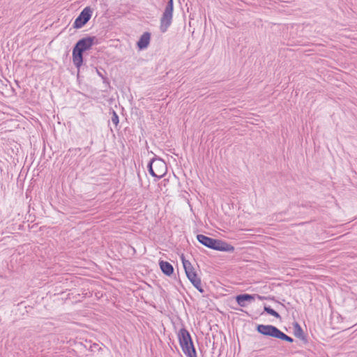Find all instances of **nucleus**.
<instances>
[{"instance_id": "f257e3e1", "label": "nucleus", "mask_w": 357, "mask_h": 357, "mask_svg": "<svg viewBox=\"0 0 357 357\" xmlns=\"http://www.w3.org/2000/svg\"><path fill=\"white\" fill-rule=\"evenodd\" d=\"M95 39L94 36L85 37L79 40L75 45L73 49V62L78 70L83 64V53L91 48Z\"/></svg>"}, {"instance_id": "f03ea898", "label": "nucleus", "mask_w": 357, "mask_h": 357, "mask_svg": "<svg viewBox=\"0 0 357 357\" xmlns=\"http://www.w3.org/2000/svg\"><path fill=\"white\" fill-rule=\"evenodd\" d=\"M197 241L204 246L218 251L233 252L234 247L219 239H215L204 234L197 235Z\"/></svg>"}, {"instance_id": "7ed1b4c3", "label": "nucleus", "mask_w": 357, "mask_h": 357, "mask_svg": "<svg viewBox=\"0 0 357 357\" xmlns=\"http://www.w3.org/2000/svg\"><path fill=\"white\" fill-rule=\"evenodd\" d=\"M178 338L183 352L187 357H197V352L190 333L185 328L179 330Z\"/></svg>"}, {"instance_id": "20e7f679", "label": "nucleus", "mask_w": 357, "mask_h": 357, "mask_svg": "<svg viewBox=\"0 0 357 357\" xmlns=\"http://www.w3.org/2000/svg\"><path fill=\"white\" fill-rule=\"evenodd\" d=\"M258 333L266 336H271L289 342H293L294 340L290 336L286 335L276 326L273 325L259 324L257 326Z\"/></svg>"}, {"instance_id": "39448f33", "label": "nucleus", "mask_w": 357, "mask_h": 357, "mask_svg": "<svg viewBox=\"0 0 357 357\" xmlns=\"http://www.w3.org/2000/svg\"><path fill=\"white\" fill-rule=\"evenodd\" d=\"M181 260L187 278L199 292L203 293L204 289L202 288L201 279L197 276L192 265L188 260L185 259L183 255L181 256Z\"/></svg>"}, {"instance_id": "423d86ee", "label": "nucleus", "mask_w": 357, "mask_h": 357, "mask_svg": "<svg viewBox=\"0 0 357 357\" xmlns=\"http://www.w3.org/2000/svg\"><path fill=\"white\" fill-rule=\"evenodd\" d=\"M173 12L174 1L173 0H169L160 19V30L162 33H165L172 25Z\"/></svg>"}, {"instance_id": "0eeeda50", "label": "nucleus", "mask_w": 357, "mask_h": 357, "mask_svg": "<svg viewBox=\"0 0 357 357\" xmlns=\"http://www.w3.org/2000/svg\"><path fill=\"white\" fill-rule=\"evenodd\" d=\"M92 13L93 10L89 6L84 8L75 20L73 27L80 29L84 26L91 19Z\"/></svg>"}, {"instance_id": "6e6552de", "label": "nucleus", "mask_w": 357, "mask_h": 357, "mask_svg": "<svg viewBox=\"0 0 357 357\" xmlns=\"http://www.w3.org/2000/svg\"><path fill=\"white\" fill-rule=\"evenodd\" d=\"M151 162L155 168V172L157 174V178H161L167 173V165L165 162L162 159L153 158Z\"/></svg>"}, {"instance_id": "1a4fd4ad", "label": "nucleus", "mask_w": 357, "mask_h": 357, "mask_svg": "<svg viewBox=\"0 0 357 357\" xmlns=\"http://www.w3.org/2000/svg\"><path fill=\"white\" fill-rule=\"evenodd\" d=\"M151 40V33L149 32H144L139 38V40L137 43V46L139 50H142L146 49L149 43Z\"/></svg>"}, {"instance_id": "9d476101", "label": "nucleus", "mask_w": 357, "mask_h": 357, "mask_svg": "<svg viewBox=\"0 0 357 357\" xmlns=\"http://www.w3.org/2000/svg\"><path fill=\"white\" fill-rule=\"evenodd\" d=\"M254 300V296L243 294L236 296V301L241 307H245L248 303H250Z\"/></svg>"}, {"instance_id": "9b49d317", "label": "nucleus", "mask_w": 357, "mask_h": 357, "mask_svg": "<svg viewBox=\"0 0 357 357\" xmlns=\"http://www.w3.org/2000/svg\"><path fill=\"white\" fill-rule=\"evenodd\" d=\"M159 265L162 272L166 275L170 276L173 273L174 267L168 261H160Z\"/></svg>"}, {"instance_id": "f8f14e48", "label": "nucleus", "mask_w": 357, "mask_h": 357, "mask_svg": "<svg viewBox=\"0 0 357 357\" xmlns=\"http://www.w3.org/2000/svg\"><path fill=\"white\" fill-rule=\"evenodd\" d=\"M294 335L296 337L301 339L305 342H307V339L305 338V336L303 334V331L298 323H296L294 326Z\"/></svg>"}, {"instance_id": "ddd939ff", "label": "nucleus", "mask_w": 357, "mask_h": 357, "mask_svg": "<svg viewBox=\"0 0 357 357\" xmlns=\"http://www.w3.org/2000/svg\"><path fill=\"white\" fill-rule=\"evenodd\" d=\"M264 310L268 314L272 315L275 318H280V315L275 310L271 308V306L264 305Z\"/></svg>"}, {"instance_id": "4468645a", "label": "nucleus", "mask_w": 357, "mask_h": 357, "mask_svg": "<svg viewBox=\"0 0 357 357\" xmlns=\"http://www.w3.org/2000/svg\"><path fill=\"white\" fill-rule=\"evenodd\" d=\"M148 171L149 174L157 178V174L155 172V168L153 165V163L151 162V160L149 161L148 165H147Z\"/></svg>"}, {"instance_id": "2eb2a0df", "label": "nucleus", "mask_w": 357, "mask_h": 357, "mask_svg": "<svg viewBox=\"0 0 357 357\" xmlns=\"http://www.w3.org/2000/svg\"><path fill=\"white\" fill-rule=\"evenodd\" d=\"M111 121L115 126H117L119 124V116L114 110L112 111Z\"/></svg>"}]
</instances>
